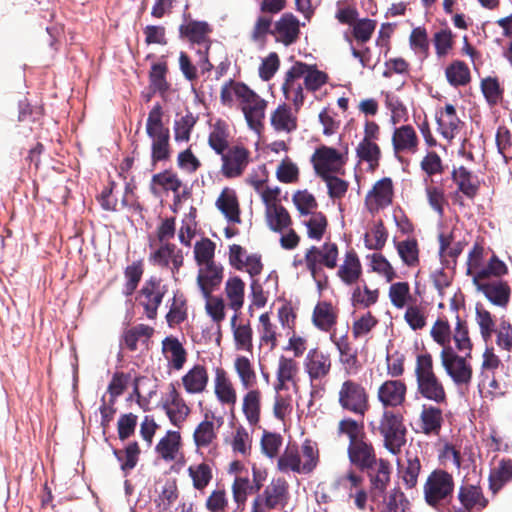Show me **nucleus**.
<instances>
[{"label":"nucleus","instance_id":"obj_61","mask_svg":"<svg viewBox=\"0 0 512 512\" xmlns=\"http://www.w3.org/2000/svg\"><path fill=\"white\" fill-rule=\"evenodd\" d=\"M163 410L170 423L177 428H181L191 414V408L185 399L169 405L163 408Z\"/></svg>","mask_w":512,"mask_h":512},{"label":"nucleus","instance_id":"obj_2","mask_svg":"<svg viewBox=\"0 0 512 512\" xmlns=\"http://www.w3.org/2000/svg\"><path fill=\"white\" fill-rule=\"evenodd\" d=\"M414 375L418 395L439 406L448 404L446 388L435 372L434 360L429 352L416 356Z\"/></svg>","mask_w":512,"mask_h":512},{"label":"nucleus","instance_id":"obj_7","mask_svg":"<svg viewBox=\"0 0 512 512\" xmlns=\"http://www.w3.org/2000/svg\"><path fill=\"white\" fill-rule=\"evenodd\" d=\"M439 356L444 371L457 387L470 386L473 378L472 354L460 355L454 349H442Z\"/></svg>","mask_w":512,"mask_h":512},{"label":"nucleus","instance_id":"obj_20","mask_svg":"<svg viewBox=\"0 0 512 512\" xmlns=\"http://www.w3.org/2000/svg\"><path fill=\"white\" fill-rule=\"evenodd\" d=\"M444 423L443 410L439 405H422L418 425L420 431L425 435L438 436Z\"/></svg>","mask_w":512,"mask_h":512},{"label":"nucleus","instance_id":"obj_37","mask_svg":"<svg viewBox=\"0 0 512 512\" xmlns=\"http://www.w3.org/2000/svg\"><path fill=\"white\" fill-rule=\"evenodd\" d=\"M451 340L454 342V350L457 353L467 354L470 356L473 350V342L469 334V326L466 320L456 315L455 327L452 330Z\"/></svg>","mask_w":512,"mask_h":512},{"label":"nucleus","instance_id":"obj_13","mask_svg":"<svg viewBox=\"0 0 512 512\" xmlns=\"http://www.w3.org/2000/svg\"><path fill=\"white\" fill-rule=\"evenodd\" d=\"M304 369L311 383L326 379L332 370L330 353L319 348L310 349L304 360Z\"/></svg>","mask_w":512,"mask_h":512},{"label":"nucleus","instance_id":"obj_55","mask_svg":"<svg viewBox=\"0 0 512 512\" xmlns=\"http://www.w3.org/2000/svg\"><path fill=\"white\" fill-rule=\"evenodd\" d=\"M302 474L312 473L319 463V450L317 443L306 439L301 446Z\"/></svg>","mask_w":512,"mask_h":512},{"label":"nucleus","instance_id":"obj_47","mask_svg":"<svg viewBox=\"0 0 512 512\" xmlns=\"http://www.w3.org/2000/svg\"><path fill=\"white\" fill-rule=\"evenodd\" d=\"M248 390L243 397L242 410L249 424L256 425L260 420L261 392L253 388Z\"/></svg>","mask_w":512,"mask_h":512},{"label":"nucleus","instance_id":"obj_18","mask_svg":"<svg viewBox=\"0 0 512 512\" xmlns=\"http://www.w3.org/2000/svg\"><path fill=\"white\" fill-rule=\"evenodd\" d=\"M407 386L402 380H386L378 388L377 399L384 408H396L406 400Z\"/></svg>","mask_w":512,"mask_h":512},{"label":"nucleus","instance_id":"obj_4","mask_svg":"<svg viewBox=\"0 0 512 512\" xmlns=\"http://www.w3.org/2000/svg\"><path fill=\"white\" fill-rule=\"evenodd\" d=\"M235 97L248 127L259 133L264 128L267 101L247 84H236Z\"/></svg>","mask_w":512,"mask_h":512},{"label":"nucleus","instance_id":"obj_15","mask_svg":"<svg viewBox=\"0 0 512 512\" xmlns=\"http://www.w3.org/2000/svg\"><path fill=\"white\" fill-rule=\"evenodd\" d=\"M213 419V414L206 413L204 419L196 426L193 432V441L197 449H209V451L217 449L218 428L223 420L219 418L216 426Z\"/></svg>","mask_w":512,"mask_h":512},{"label":"nucleus","instance_id":"obj_35","mask_svg":"<svg viewBox=\"0 0 512 512\" xmlns=\"http://www.w3.org/2000/svg\"><path fill=\"white\" fill-rule=\"evenodd\" d=\"M153 333L154 329L151 326L146 324H137L124 330L121 337V343L126 349L133 352L138 349V342L146 344L152 337Z\"/></svg>","mask_w":512,"mask_h":512},{"label":"nucleus","instance_id":"obj_41","mask_svg":"<svg viewBox=\"0 0 512 512\" xmlns=\"http://www.w3.org/2000/svg\"><path fill=\"white\" fill-rule=\"evenodd\" d=\"M395 248L404 265L417 267L420 264V249L417 239L408 238L395 242Z\"/></svg>","mask_w":512,"mask_h":512},{"label":"nucleus","instance_id":"obj_42","mask_svg":"<svg viewBox=\"0 0 512 512\" xmlns=\"http://www.w3.org/2000/svg\"><path fill=\"white\" fill-rule=\"evenodd\" d=\"M445 76L453 87L466 86L471 82L470 69L462 60L452 61L445 69Z\"/></svg>","mask_w":512,"mask_h":512},{"label":"nucleus","instance_id":"obj_44","mask_svg":"<svg viewBox=\"0 0 512 512\" xmlns=\"http://www.w3.org/2000/svg\"><path fill=\"white\" fill-rule=\"evenodd\" d=\"M163 352L170 354L166 358L173 369L180 370L183 368L187 360V352L177 338H165L163 341Z\"/></svg>","mask_w":512,"mask_h":512},{"label":"nucleus","instance_id":"obj_26","mask_svg":"<svg viewBox=\"0 0 512 512\" xmlns=\"http://www.w3.org/2000/svg\"><path fill=\"white\" fill-rule=\"evenodd\" d=\"M393 183L388 177L378 180L366 197L370 209L385 208L393 201Z\"/></svg>","mask_w":512,"mask_h":512},{"label":"nucleus","instance_id":"obj_50","mask_svg":"<svg viewBox=\"0 0 512 512\" xmlns=\"http://www.w3.org/2000/svg\"><path fill=\"white\" fill-rule=\"evenodd\" d=\"M234 369L240 379L243 389H251L257 384V375L252 362L246 356H237Z\"/></svg>","mask_w":512,"mask_h":512},{"label":"nucleus","instance_id":"obj_6","mask_svg":"<svg viewBox=\"0 0 512 512\" xmlns=\"http://www.w3.org/2000/svg\"><path fill=\"white\" fill-rule=\"evenodd\" d=\"M454 487L452 474L443 469L433 470L423 485L425 502L434 508L449 503L453 497Z\"/></svg>","mask_w":512,"mask_h":512},{"label":"nucleus","instance_id":"obj_9","mask_svg":"<svg viewBox=\"0 0 512 512\" xmlns=\"http://www.w3.org/2000/svg\"><path fill=\"white\" fill-rule=\"evenodd\" d=\"M338 246L336 243L325 242L321 247L311 246L305 253L304 261L313 278L322 270V266L334 269L338 261Z\"/></svg>","mask_w":512,"mask_h":512},{"label":"nucleus","instance_id":"obj_56","mask_svg":"<svg viewBox=\"0 0 512 512\" xmlns=\"http://www.w3.org/2000/svg\"><path fill=\"white\" fill-rule=\"evenodd\" d=\"M379 298L378 289H370L366 283L363 286L357 285L351 294V303L353 307L369 308L377 303Z\"/></svg>","mask_w":512,"mask_h":512},{"label":"nucleus","instance_id":"obj_24","mask_svg":"<svg viewBox=\"0 0 512 512\" xmlns=\"http://www.w3.org/2000/svg\"><path fill=\"white\" fill-rule=\"evenodd\" d=\"M422 464L416 451L407 450L405 460L398 465V475L406 489L417 486Z\"/></svg>","mask_w":512,"mask_h":512},{"label":"nucleus","instance_id":"obj_45","mask_svg":"<svg viewBox=\"0 0 512 512\" xmlns=\"http://www.w3.org/2000/svg\"><path fill=\"white\" fill-rule=\"evenodd\" d=\"M298 371V363L294 359L281 356L279 358L278 369L276 372V391L278 392L285 389L287 382H294Z\"/></svg>","mask_w":512,"mask_h":512},{"label":"nucleus","instance_id":"obj_60","mask_svg":"<svg viewBox=\"0 0 512 512\" xmlns=\"http://www.w3.org/2000/svg\"><path fill=\"white\" fill-rule=\"evenodd\" d=\"M476 323L479 326L480 334L482 339L487 342L491 339L493 333L496 332L495 326V320L492 316V314L486 310L483 305L477 304L476 305Z\"/></svg>","mask_w":512,"mask_h":512},{"label":"nucleus","instance_id":"obj_43","mask_svg":"<svg viewBox=\"0 0 512 512\" xmlns=\"http://www.w3.org/2000/svg\"><path fill=\"white\" fill-rule=\"evenodd\" d=\"M163 108L156 103L149 111L146 121V133L149 138L162 137L170 135V130L163 123Z\"/></svg>","mask_w":512,"mask_h":512},{"label":"nucleus","instance_id":"obj_8","mask_svg":"<svg viewBox=\"0 0 512 512\" xmlns=\"http://www.w3.org/2000/svg\"><path fill=\"white\" fill-rule=\"evenodd\" d=\"M166 293L167 286L162 284L160 278L152 276L145 281L136 299L139 305L143 307L144 314L148 319H156L158 308Z\"/></svg>","mask_w":512,"mask_h":512},{"label":"nucleus","instance_id":"obj_53","mask_svg":"<svg viewBox=\"0 0 512 512\" xmlns=\"http://www.w3.org/2000/svg\"><path fill=\"white\" fill-rule=\"evenodd\" d=\"M168 66L166 62L154 63L149 72L150 88L164 96L170 89L167 81Z\"/></svg>","mask_w":512,"mask_h":512},{"label":"nucleus","instance_id":"obj_54","mask_svg":"<svg viewBox=\"0 0 512 512\" xmlns=\"http://www.w3.org/2000/svg\"><path fill=\"white\" fill-rule=\"evenodd\" d=\"M356 156L362 162H367L372 170L379 166L381 149L376 142L361 140L356 147Z\"/></svg>","mask_w":512,"mask_h":512},{"label":"nucleus","instance_id":"obj_58","mask_svg":"<svg viewBox=\"0 0 512 512\" xmlns=\"http://www.w3.org/2000/svg\"><path fill=\"white\" fill-rule=\"evenodd\" d=\"M144 273V267L141 260L134 261L124 270L126 282L123 287V294L126 297L131 296L137 289Z\"/></svg>","mask_w":512,"mask_h":512},{"label":"nucleus","instance_id":"obj_62","mask_svg":"<svg viewBox=\"0 0 512 512\" xmlns=\"http://www.w3.org/2000/svg\"><path fill=\"white\" fill-rule=\"evenodd\" d=\"M388 238V231L382 220L374 224L370 233H366L364 237L365 246L370 250H381Z\"/></svg>","mask_w":512,"mask_h":512},{"label":"nucleus","instance_id":"obj_36","mask_svg":"<svg viewBox=\"0 0 512 512\" xmlns=\"http://www.w3.org/2000/svg\"><path fill=\"white\" fill-rule=\"evenodd\" d=\"M215 395L223 404L234 405L237 400L236 390L223 368H217L215 371Z\"/></svg>","mask_w":512,"mask_h":512},{"label":"nucleus","instance_id":"obj_28","mask_svg":"<svg viewBox=\"0 0 512 512\" xmlns=\"http://www.w3.org/2000/svg\"><path fill=\"white\" fill-rule=\"evenodd\" d=\"M371 501L377 504L380 512H407L410 506L407 497L399 487L391 489L388 493L383 492L379 499Z\"/></svg>","mask_w":512,"mask_h":512},{"label":"nucleus","instance_id":"obj_25","mask_svg":"<svg viewBox=\"0 0 512 512\" xmlns=\"http://www.w3.org/2000/svg\"><path fill=\"white\" fill-rule=\"evenodd\" d=\"M212 32L207 22L191 20L179 27L181 38L187 39L191 44L202 45L203 48L211 46L209 34Z\"/></svg>","mask_w":512,"mask_h":512},{"label":"nucleus","instance_id":"obj_31","mask_svg":"<svg viewBox=\"0 0 512 512\" xmlns=\"http://www.w3.org/2000/svg\"><path fill=\"white\" fill-rule=\"evenodd\" d=\"M337 319L338 312L330 302L320 301L314 307L312 322L319 330L329 332L335 327Z\"/></svg>","mask_w":512,"mask_h":512},{"label":"nucleus","instance_id":"obj_59","mask_svg":"<svg viewBox=\"0 0 512 512\" xmlns=\"http://www.w3.org/2000/svg\"><path fill=\"white\" fill-rule=\"evenodd\" d=\"M277 467L282 472L292 471L302 474L301 456L296 446H288L278 458Z\"/></svg>","mask_w":512,"mask_h":512},{"label":"nucleus","instance_id":"obj_17","mask_svg":"<svg viewBox=\"0 0 512 512\" xmlns=\"http://www.w3.org/2000/svg\"><path fill=\"white\" fill-rule=\"evenodd\" d=\"M339 352V361L343 366L345 374L356 375L362 368L359 360L358 349L353 347L347 335L336 338L334 334L330 337Z\"/></svg>","mask_w":512,"mask_h":512},{"label":"nucleus","instance_id":"obj_11","mask_svg":"<svg viewBox=\"0 0 512 512\" xmlns=\"http://www.w3.org/2000/svg\"><path fill=\"white\" fill-rule=\"evenodd\" d=\"M250 151L243 145H233L221 156V174L227 179L240 177L250 162Z\"/></svg>","mask_w":512,"mask_h":512},{"label":"nucleus","instance_id":"obj_29","mask_svg":"<svg viewBox=\"0 0 512 512\" xmlns=\"http://www.w3.org/2000/svg\"><path fill=\"white\" fill-rule=\"evenodd\" d=\"M215 204L229 222L235 224L241 223L240 205L235 190L225 187L218 196Z\"/></svg>","mask_w":512,"mask_h":512},{"label":"nucleus","instance_id":"obj_19","mask_svg":"<svg viewBox=\"0 0 512 512\" xmlns=\"http://www.w3.org/2000/svg\"><path fill=\"white\" fill-rule=\"evenodd\" d=\"M438 131L447 140L451 141L460 132L464 123L457 116L452 104H446L436 112Z\"/></svg>","mask_w":512,"mask_h":512},{"label":"nucleus","instance_id":"obj_30","mask_svg":"<svg viewBox=\"0 0 512 512\" xmlns=\"http://www.w3.org/2000/svg\"><path fill=\"white\" fill-rule=\"evenodd\" d=\"M181 381L186 393L201 394L206 390L209 382L207 368L196 364L182 376Z\"/></svg>","mask_w":512,"mask_h":512},{"label":"nucleus","instance_id":"obj_14","mask_svg":"<svg viewBox=\"0 0 512 512\" xmlns=\"http://www.w3.org/2000/svg\"><path fill=\"white\" fill-rule=\"evenodd\" d=\"M256 498L268 509L284 508L290 500L289 483L283 477L273 478Z\"/></svg>","mask_w":512,"mask_h":512},{"label":"nucleus","instance_id":"obj_63","mask_svg":"<svg viewBox=\"0 0 512 512\" xmlns=\"http://www.w3.org/2000/svg\"><path fill=\"white\" fill-rule=\"evenodd\" d=\"M215 248V243L209 238H203L202 240L197 241L194 246V256L197 265L201 267L215 263Z\"/></svg>","mask_w":512,"mask_h":512},{"label":"nucleus","instance_id":"obj_5","mask_svg":"<svg viewBox=\"0 0 512 512\" xmlns=\"http://www.w3.org/2000/svg\"><path fill=\"white\" fill-rule=\"evenodd\" d=\"M340 408L358 418H364L370 410V396L365 386L353 379L344 380L338 390Z\"/></svg>","mask_w":512,"mask_h":512},{"label":"nucleus","instance_id":"obj_38","mask_svg":"<svg viewBox=\"0 0 512 512\" xmlns=\"http://www.w3.org/2000/svg\"><path fill=\"white\" fill-rule=\"evenodd\" d=\"M510 481H512V459L504 458L489 474V489L496 494Z\"/></svg>","mask_w":512,"mask_h":512},{"label":"nucleus","instance_id":"obj_34","mask_svg":"<svg viewBox=\"0 0 512 512\" xmlns=\"http://www.w3.org/2000/svg\"><path fill=\"white\" fill-rule=\"evenodd\" d=\"M271 125L277 132L291 133L297 129V117L287 104L279 105L271 113Z\"/></svg>","mask_w":512,"mask_h":512},{"label":"nucleus","instance_id":"obj_1","mask_svg":"<svg viewBox=\"0 0 512 512\" xmlns=\"http://www.w3.org/2000/svg\"><path fill=\"white\" fill-rule=\"evenodd\" d=\"M347 455L352 466L367 473L370 482V499H379L390 483V462L387 459L377 458L375 447L367 436L356 443L348 444Z\"/></svg>","mask_w":512,"mask_h":512},{"label":"nucleus","instance_id":"obj_48","mask_svg":"<svg viewBox=\"0 0 512 512\" xmlns=\"http://www.w3.org/2000/svg\"><path fill=\"white\" fill-rule=\"evenodd\" d=\"M156 186H160L165 191H172L178 193L182 187V181L177 173L172 170H165L163 172L154 174L151 179L150 191L157 195Z\"/></svg>","mask_w":512,"mask_h":512},{"label":"nucleus","instance_id":"obj_64","mask_svg":"<svg viewBox=\"0 0 512 512\" xmlns=\"http://www.w3.org/2000/svg\"><path fill=\"white\" fill-rule=\"evenodd\" d=\"M481 91L490 106H495L503 99V88L496 77H486L481 80Z\"/></svg>","mask_w":512,"mask_h":512},{"label":"nucleus","instance_id":"obj_23","mask_svg":"<svg viewBox=\"0 0 512 512\" xmlns=\"http://www.w3.org/2000/svg\"><path fill=\"white\" fill-rule=\"evenodd\" d=\"M477 289L494 305L505 308L510 300L511 289L507 282L494 280L475 283Z\"/></svg>","mask_w":512,"mask_h":512},{"label":"nucleus","instance_id":"obj_21","mask_svg":"<svg viewBox=\"0 0 512 512\" xmlns=\"http://www.w3.org/2000/svg\"><path fill=\"white\" fill-rule=\"evenodd\" d=\"M223 280V266L212 263L201 266L197 275V285L204 297H210V294L217 289Z\"/></svg>","mask_w":512,"mask_h":512},{"label":"nucleus","instance_id":"obj_27","mask_svg":"<svg viewBox=\"0 0 512 512\" xmlns=\"http://www.w3.org/2000/svg\"><path fill=\"white\" fill-rule=\"evenodd\" d=\"M337 276L346 285H353L362 276V265L354 249L346 251L344 260L339 266Z\"/></svg>","mask_w":512,"mask_h":512},{"label":"nucleus","instance_id":"obj_40","mask_svg":"<svg viewBox=\"0 0 512 512\" xmlns=\"http://www.w3.org/2000/svg\"><path fill=\"white\" fill-rule=\"evenodd\" d=\"M229 128L225 121L219 119L213 126L212 130L208 135L209 147L218 155L223 154L229 146Z\"/></svg>","mask_w":512,"mask_h":512},{"label":"nucleus","instance_id":"obj_22","mask_svg":"<svg viewBox=\"0 0 512 512\" xmlns=\"http://www.w3.org/2000/svg\"><path fill=\"white\" fill-rule=\"evenodd\" d=\"M392 145L395 155L414 154L418 150L419 139L411 125H403L394 130Z\"/></svg>","mask_w":512,"mask_h":512},{"label":"nucleus","instance_id":"obj_39","mask_svg":"<svg viewBox=\"0 0 512 512\" xmlns=\"http://www.w3.org/2000/svg\"><path fill=\"white\" fill-rule=\"evenodd\" d=\"M181 447V435L178 431H167L155 447V451L166 462L174 461Z\"/></svg>","mask_w":512,"mask_h":512},{"label":"nucleus","instance_id":"obj_57","mask_svg":"<svg viewBox=\"0 0 512 512\" xmlns=\"http://www.w3.org/2000/svg\"><path fill=\"white\" fill-rule=\"evenodd\" d=\"M451 326L446 318H438L431 327L430 336L442 349H454L451 346Z\"/></svg>","mask_w":512,"mask_h":512},{"label":"nucleus","instance_id":"obj_12","mask_svg":"<svg viewBox=\"0 0 512 512\" xmlns=\"http://www.w3.org/2000/svg\"><path fill=\"white\" fill-rule=\"evenodd\" d=\"M457 499L461 507L451 506L449 512H480L488 506V499L484 496L478 484L462 482L458 488Z\"/></svg>","mask_w":512,"mask_h":512},{"label":"nucleus","instance_id":"obj_52","mask_svg":"<svg viewBox=\"0 0 512 512\" xmlns=\"http://www.w3.org/2000/svg\"><path fill=\"white\" fill-rule=\"evenodd\" d=\"M187 472L192 480L193 487L198 491H203L213 479L212 467L207 462L190 465Z\"/></svg>","mask_w":512,"mask_h":512},{"label":"nucleus","instance_id":"obj_3","mask_svg":"<svg viewBox=\"0 0 512 512\" xmlns=\"http://www.w3.org/2000/svg\"><path fill=\"white\" fill-rule=\"evenodd\" d=\"M372 432L378 433L383 438L384 447L393 455L399 454L407 441L404 417L393 410L383 411L378 425L372 428Z\"/></svg>","mask_w":512,"mask_h":512},{"label":"nucleus","instance_id":"obj_33","mask_svg":"<svg viewBox=\"0 0 512 512\" xmlns=\"http://www.w3.org/2000/svg\"><path fill=\"white\" fill-rule=\"evenodd\" d=\"M336 432L339 437H346L348 444L356 443L367 436L363 418L358 417L342 418L337 424Z\"/></svg>","mask_w":512,"mask_h":512},{"label":"nucleus","instance_id":"obj_51","mask_svg":"<svg viewBox=\"0 0 512 512\" xmlns=\"http://www.w3.org/2000/svg\"><path fill=\"white\" fill-rule=\"evenodd\" d=\"M237 315L231 319L233 337L237 350L252 352L253 350V330L249 323L236 325Z\"/></svg>","mask_w":512,"mask_h":512},{"label":"nucleus","instance_id":"obj_10","mask_svg":"<svg viewBox=\"0 0 512 512\" xmlns=\"http://www.w3.org/2000/svg\"><path fill=\"white\" fill-rule=\"evenodd\" d=\"M311 162L315 173L319 177H324L329 174H344L343 166L345 161L340 152L335 148L325 145L320 146L315 150L311 157Z\"/></svg>","mask_w":512,"mask_h":512},{"label":"nucleus","instance_id":"obj_49","mask_svg":"<svg viewBox=\"0 0 512 512\" xmlns=\"http://www.w3.org/2000/svg\"><path fill=\"white\" fill-rule=\"evenodd\" d=\"M268 226L275 232H281L292 224L288 210L282 205H271L266 209Z\"/></svg>","mask_w":512,"mask_h":512},{"label":"nucleus","instance_id":"obj_46","mask_svg":"<svg viewBox=\"0 0 512 512\" xmlns=\"http://www.w3.org/2000/svg\"><path fill=\"white\" fill-rule=\"evenodd\" d=\"M245 283L239 276L230 277L225 284V294L229 307L239 311L244 304Z\"/></svg>","mask_w":512,"mask_h":512},{"label":"nucleus","instance_id":"obj_16","mask_svg":"<svg viewBox=\"0 0 512 512\" xmlns=\"http://www.w3.org/2000/svg\"><path fill=\"white\" fill-rule=\"evenodd\" d=\"M300 34V21L291 12L282 14V16L275 21L272 28V36H274L275 41L287 47L296 43Z\"/></svg>","mask_w":512,"mask_h":512},{"label":"nucleus","instance_id":"obj_32","mask_svg":"<svg viewBox=\"0 0 512 512\" xmlns=\"http://www.w3.org/2000/svg\"><path fill=\"white\" fill-rule=\"evenodd\" d=\"M452 179L457 184L458 190L467 198L474 199L479 191V180L466 167L460 166L452 171Z\"/></svg>","mask_w":512,"mask_h":512}]
</instances>
